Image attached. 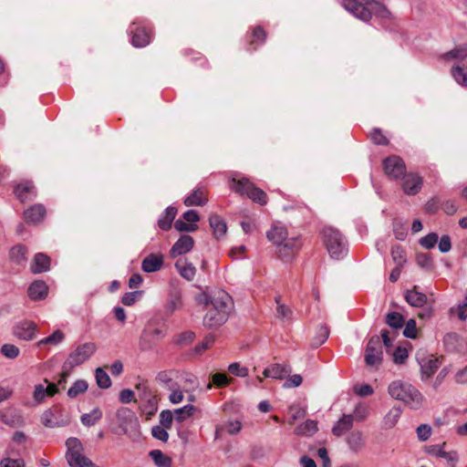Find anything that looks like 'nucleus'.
<instances>
[{"label":"nucleus","mask_w":467,"mask_h":467,"mask_svg":"<svg viewBox=\"0 0 467 467\" xmlns=\"http://www.w3.org/2000/svg\"><path fill=\"white\" fill-rule=\"evenodd\" d=\"M451 74L457 84L467 87V63L453 65Z\"/></svg>","instance_id":"nucleus-32"},{"label":"nucleus","mask_w":467,"mask_h":467,"mask_svg":"<svg viewBox=\"0 0 467 467\" xmlns=\"http://www.w3.org/2000/svg\"><path fill=\"white\" fill-rule=\"evenodd\" d=\"M228 370L231 374L244 378L248 375V368L245 367H242L239 363L234 362L229 365Z\"/></svg>","instance_id":"nucleus-60"},{"label":"nucleus","mask_w":467,"mask_h":467,"mask_svg":"<svg viewBox=\"0 0 467 467\" xmlns=\"http://www.w3.org/2000/svg\"><path fill=\"white\" fill-rule=\"evenodd\" d=\"M175 267L183 278L188 281L193 280L196 274V268L192 263H188L186 260H181L176 262Z\"/></svg>","instance_id":"nucleus-36"},{"label":"nucleus","mask_w":467,"mask_h":467,"mask_svg":"<svg viewBox=\"0 0 467 467\" xmlns=\"http://www.w3.org/2000/svg\"><path fill=\"white\" fill-rule=\"evenodd\" d=\"M370 140L377 145H388L389 140L383 134L382 130L379 128L373 129L369 135Z\"/></svg>","instance_id":"nucleus-55"},{"label":"nucleus","mask_w":467,"mask_h":467,"mask_svg":"<svg viewBox=\"0 0 467 467\" xmlns=\"http://www.w3.org/2000/svg\"><path fill=\"white\" fill-rule=\"evenodd\" d=\"M206 202L205 190L198 188L185 198L184 204L186 206H200L206 203Z\"/></svg>","instance_id":"nucleus-35"},{"label":"nucleus","mask_w":467,"mask_h":467,"mask_svg":"<svg viewBox=\"0 0 467 467\" xmlns=\"http://www.w3.org/2000/svg\"><path fill=\"white\" fill-rule=\"evenodd\" d=\"M37 331V324L28 319L17 321L12 327L13 336L23 341L34 340L36 337Z\"/></svg>","instance_id":"nucleus-6"},{"label":"nucleus","mask_w":467,"mask_h":467,"mask_svg":"<svg viewBox=\"0 0 467 467\" xmlns=\"http://www.w3.org/2000/svg\"><path fill=\"white\" fill-rule=\"evenodd\" d=\"M213 342H214L213 336L209 335V336L205 337L204 339L202 340V342H201L200 344L195 346L194 352L197 354L202 353L206 349L210 348L213 346Z\"/></svg>","instance_id":"nucleus-63"},{"label":"nucleus","mask_w":467,"mask_h":467,"mask_svg":"<svg viewBox=\"0 0 467 467\" xmlns=\"http://www.w3.org/2000/svg\"><path fill=\"white\" fill-rule=\"evenodd\" d=\"M15 193L22 202L31 200L36 196L35 187L31 182L18 184L15 188Z\"/></svg>","instance_id":"nucleus-28"},{"label":"nucleus","mask_w":467,"mask_h":467,"mask_svg":"<svg viewBox=\"0 0 467 467\" xmlns=\"http://www.w3.org/2000/svg\"><path fill=\"white\" fill-rule=\"evenodd\" d=\"M254 184L246 178H243L238 181L233 179L230 184L231 190L242 196H248Z\"/></svg>","instance_id":"nucleus-34"},{"label":"nucleus","mask_w":467,"mask_h":467,"mask_svg":"<svg viewBox=\"0 0 467 467\" xmlns=\"http://www.w3.org/2000/svg\"><path fill=\"white\" fill-rule=\"evenodd\" d=\"M45 215V207L42 204H35L25 211L24 219L27 223H37L43 220Z\"/></svg>","instance_id":"nucleus-24"},{"label":"nucleus","mask_w":467,"mask_h":467,"mask_svg":"<svg viewBox=\"0 0 467 467\" xmlns=\"http://www.w3.org/2000/svg\"><path fill=\"white\" fill-rule=\"evenodd\" d=\"M26 249L23 245L14 246L10 250V257L16 264L20 265L26 260Z\"/></svg>","instance_id":"nucleus-49"},{"label":"nucleus","mask_w":467,"mask_h":467,"mask_svg":"<svg viewBox=\"0 0 467 467\" xmlns=\"http://www.w3.org/2000/svg\"><path fill=\"white\" fill-rule=\"evenodd\" d=\"M102 418V411L99 408L93 409L90 412L81 416V423L86 427L94 426Z\"/></svg>","instance_id":"nucleus-42"},{"label":"nucleus","mask_w":467,"mask_h":467,"mask_svg":"<svg viewBox=\"0 0 467 467\" xmlns=\"http://www.w3.org/2000/svg\"><path fill=\"white\" fill-rule=\"evenodd\" d=\"M66 445L67 447V453H75L76 451H82L83 447L80 441L78 438L71 437L67 440Z\"/></svg>","instance_id":"nucleus-61"},{"label":"nucleus","mask_w":467,"mask_h":467,"mask_svg":"<svg viewBox=\"0 0 467 467\" xmlns=\"http://www.w3.org/2000/svg\"><path fill=\"white\" fill-rule=\"evenodd\" d=\"M247 197L252 199L254 202L260 203L261 205H264L267 202V197L265 192L263 190L255 187L254 185L251 189Z\"/></svg>","instance_id":"nucleus-50"},{"label":"nucleus","mask_w":467,"mask_h":467,"mask_svg":"<svg viewBox=\"0 0 467 467\" xmlns=\"http://www.w3.org/2000/svg\"><path fill=\"white\" fill-rule=\"evenodd\" d=\"M383 360L382 346L379 336H373L365 350V362L368 367L378 368Z\"/></svg>","instance_id":"nucleus-7"},{"label":"nucleus","mask_w":467,"mask_h":467,"mask_svg":"<svg viewBox=\"0 0 467 467\" xmlns=\"http://www.w3.org/2000/svg\"><path fill=\"white\" fill-rule=\"evenodd\" d=\"M50 265V259L47 255L39 253L35 255L34 262L31 265L33 273H42L48 270Z\"/></svg>","instance_id":"nucleus-37"},{"label":"nucleus","mask_w":467,"mask_h":467,"mask_svg":"<svg viewBox=\"0 0 467 467\" xmlns=\"http://www.w3.org/2000/svg\"><path fill=\"white\" fill-rule=\"evenodd\" d=\"M130 32L132 35L131 44L135 47H144L150 42L151 32L145 26H140L137 22H133L130 26Z\"/></svg>","instance_id":"nucleus-10"},{"label":"nucleus","mask_w":467,"mask_h":467,"mask_svg":"<svg viewBox=\"0 0 467 467\" xmlns=\"http://www.w3.org/2000/svg\"><path fill=\"white\" fill-rule=\"evenodd\" d=\"M163 265V255L161 254H150L146 256L141 263V269L145 273H153L161 268Z\"/></svg>","instance_id":"nucleus-18"},{"label":"nucleus","mask_w":467,"mask_h":467,"mask_svg":"<svg viewBox=\"0 0 467 467\" xmlns=\"http://www.w3.org/2000/svg\"><path fill=\"white\" fill-rule=\"evenodd\" d=\"M329 335L328 328L325 326L318 327L316 336L313 337L311 345L313 348H318L326 342Z\"/></svg>","instance_id":"nucleus-47"},{"label":"nucleus","mask_w":467,"mask_h":467,"mask_svg":"<svg viewBox=\"0 0 467 467\" xmlns=\"http://www.w3.org/2000/svg\"><path fill=\"white\" fill-rule=\"evenodd\" d=\"M386 323L392 328H401L404 326V317L399 312L393 311L387 315Z\"/></svg>","instance_id":"nucleus-46"},{"label":"nucleus","mask_w":467,"mask_h":467,"mask_svg":"<svg viewBox=\"0 0 467 467\" xmlns=\"http://www.w3.org/2000/svg\"><path fill=\"white\" fill-rule=\"evenodd\" d=\"M67 461L70 467H99L86 457L82 451L73 453H66Z\"/></svg>","instance_id":"nucleus-22"},{"label":"nucleus","mask_w":467,"mask_h":467,"mask_svg":"<svg viewBox=\"0 0 467 467\" xmlns=\"http://www.w3.org/2000/svg\"><path fill=\"white\" fill-rule=\"evenodd\" d=\"M354 418L350 414H344L343 417L334 425L332 432L336 436H341L353 426Z\"/></svg>","instance_id":"nucleus-31"},{"label":"nucleus","mask_w":467,"mask_h":467,"mask_svg":"<svg viewBox=\"0 0 467 467\" xmlns=\"http://www.w3.org/2000/svg\"><path fill=\"white\" fill-rule=\"evenodd\" d=\"M65 334L60 329L55 330L50 336L44 337L36 343V348H42L44 346H58L65 340Z\"/></svg>","instance_id":"nucleus-30"},{"label":"nucleus","mask_w":467,"mask_h":467,"mask_svg":"<svg viewBox=\"0 0 467 467\" xmlns=\"http://www.w3.org/2000/svg\"><path fill=\"white\" fill-rule=\"evenodd\" d=\"M302 247L300 235L286 237L280 245L277 246L278 256L284 260H290Z\"/></svg>","instance_id":"nucleus-9"},{"label":"nucleus","mask_w":467,"mask_h":467,"mask_svg":"<svg viewBox=\"0 0 467 467\" xmlns=\"http://www.w3.org/2000/svg\"><path fill=\"white\" fill-rule=\"evenodd\" d=\"M441 59L450 61V60H457L462 61L467 58V45L462 44L455 47L453 49L443 53L441 56Z\"/></svg>","instance_id":"nucleus-27"},{"label":"nucleus","mask_w":467,"mask_h":467,"mask_svg":"<svg viewBox=\"0 0 467 467\" xmlns=\"http://www.w3.org/2000/svg\"><path fill=\"white\" fill-rule=\"evenodd\" d=\"M210 226L213 229V234L216 239L223 237L227 231L225 221L217 214H213L209 218Z\"/></svg>","instance_id":"nucleus-25"},{"label":"nucleus","mask_w":467,"mask_h":467,"mask_svg":"<svg viewBox=\"0 0 467 467\" xmlns=\"http://www.w3.org/2000/svg\"><path fill=\"white\" fill-rule=\"evenodd\" d=\"M424 450L428 454L437 458H442L447 462H451L453 465L458 462L459 459L458 453L455 451H445L444 444L426 446Z\"/></svg>","instance_id":"nucleus-16"},{"label":"nucleus","mask_w":467,"mask_h":467,"mask_svg":"<svg viewBox=\"0 0 467 467\" xmlns=\"http://www.w3.org/2000/svg\"><path fill=\"white\" fill-rule=\"evenodd\" d=\"M275 302H276V317L280 318V319H285V320H289L292 317V310L286 306L285 305L282 304L280 302V298L279 297H276L275 298Z\"/></svg>","instance_id":"nucleus-51"},{"label":"nucleus","mask_w":467,"mask_h":467,"mask_svg":"<svg viewBox=\"0 0 467 467\" xmlns=\"http://www.w3.org/2000/svg\"><path fill=\"white\" fill-rule=\"evenodd\" d=\"M176 213L177 209L175 207H167L158 220V226L163 231H168L169 229H171V223L176 216Z\"/></svg>","instance_id":"nucleus-29"},{"label":"nucleus","mask_w":467,"mask_h":467,"mask_svg":"<svg viewBox=\"0 0 467 467\" xmlns=\"http://www.w3.org/2000/svg\"><path fill=\"white\" fill-rule=\"evenodd\" d=\"M88 382L84 379H78L67 390V396L71 399L77 398L88 389Z\"/></svg>","instance_id":"nucleus-43"},{"label":"nucleus","mask_w":467,"mask_h":467,"mask_svg":"<svg viewBox=\"0 0 467 467\" xmlns=\"http://www.w3.org/2000/svg\"><path fill=\"white\" fill-rule=\"evenodd\" d=\"M182 306V297L179 292L172 294L166 305V310L170 313H173L175 310Z\"/></svg>","instance_id":"nucleus-52"},{"label":"nucleus","mask_w":467,"mask_h":467,"mask_svg":"<svg viewBox=\"0 0 467 467\" xmlns=\"http://www.w3.org/2000/svg\"><path fill=\"white\" fill-rule=\"evenodd\" d=\"M116 418L119 422V431H115L118 434H127L128 428L130 427L131 423L138 424L134 413L128 408H120L116 412Z\"/></svg>","instance_id":"nucleus-14"},{"label":"nucleus","mask_w":467,"mask_h":467,"mask_svg":"<svg viewBox=\"0 0 467 467\" xmlns=\"http://www.w3.org/2000/svg\"><path fill=\"white\" fill-rule=\"evenodd\" d=\"M266 236L277 247L288 236V233L283 226H274L267 232Z\"/></svg>","instance_id":"nucleus-33"},{"label":"nucleus","mask_w":467,"mask_h":467,"mask_svg":"<svg viewBox=\"0 0 467 467\" xmlns=\"http://www.w3.org/2000/svg\"><path fill=\"white\" fill-rule=\"evenodd\" d=\"M174 228L179 232H193L197 230L198 225L196 223H186L185 220L178 219L174 223Z\"/></svg>","instance_id":"nucleus-59"},{"label":"nucleus","mask_w":467,"mask_h":467,"mask_svg":"<svg viewBox=\"0 0 467 467\" xmlns=\"http://www.w3.org/2000/svg\"><path fill=\"white\" fill-rule=\"evenodd\" d=\"M230 379L223 373H215L213 375V383H208L207 389H211L213 384L218 388L224 387L230 384Z\"/></svg>","instance_id":"nucleus-54"},{"label":"nucleus","mask_w":467,"mask_h":467,"mask_svg":"<svg viewBox=\"0 0 467 467\" xmlns=\"http://www.w3.org/2000/svg\"><path fill=\"white\" fill-rule=\"evenodd\" d=\"M96 351L97 346L93 342H86L78 345L69 353L66 361L63 363L64 370L66 373H71L75 367L88 360Z\"/></svg>","instance_id":"nucleus-4"},{"label":"nucleus","mask_w":467,"mask_h":467,"mask_svg":"<svg viewBox=\"0 0 467 467\" xmlns=\"http://www.w3.org/2000/svg\"><path fill=\"white\" fill-rule=\"evenodd\" d=\"M291 371V367L286 364L273 363L264 369L263 376L264 378L283 379L289 376Z\"/></svg>","instance_id":"nucleus-15"},{"label":"nucleus","mask_w":467,"mask_h":467,"mask_svg":"<svg viewBox=\"0 0 467 467\" xmlns=\"http://www.w3.org/2000/svg\"><path fill=\"white\" fill-rule=\"evenodd\" d=\"M420 367L421 379L426 380L431 378L441 365V361L434 356H426L418 358Z\"/></svg>","instance_id":"nucleus-12"},{"label":"nucleus","mask_w":467,"mask_h":467,"mask_svg":"<svg viewBox=\"0 0 467 467\" xmlns=\"http://www.w3.org/2000/svg\"><path fill=\"white\" fill-rule=\"evenodd\" d=\"M317 431V422L313 420H306L305 422L299 424L295 433L301 436H311Z\"/></svg>","instance_id":"nucleus-40"},{"label":"nucleus","mask_w":467,"mask_h":467,"mask_svg":"<svg viewBox=\"0 0 467 467\" xmlns=\"http://www.w3.org/2000/svg\"><path fill=\"white\" fill-rule=\"evenodd\" d=\"M173 371L172 370H163L157 374L156 379L170 389L174 387L173 379H172Z\"/></svg>","instance_id":"nucleus-53"},{"label":"nucleus","mask_w":467,"mask_h":467,"mask_svg":"<svg viewBox=\"0 0 467 467\" xmlns=\"http://www.w3.org/2000/svg\"><path fill=\"white\" fill-rule=\"evenodd\" d=\"M167 430H168L167 428H165L161 425L154 426L151 429V435L155 439L166 442L169 439V433H168Z\"/></svg>","instance_id":"nucleus-57"},{"label":"nucleus","mask_w":467,"mask_h":467,"mask_svg":"<svg viewBox=\"0 0 467 467\" xmlns=\"http://www.w3.org/2000/svg\"><path fill=\"white\" fill-rule=\"evenodd\" d=\"M388 392L392 399L414 410L420 408L424 400L422 394L413 385L401 380L392 381L388 387Z\"/></svg>","instance_id":"nucleus-2"},{"label":"nucleus","mask_w":467,"mask_h":467,"mask_svg":"<svg viewBox=\"0 0 467 467\" xmlns=\"http://www.w3.org/2000/svg\"><path fill=\"white\" fill-rule=\"evenodd\" d=\"M438 240L439 237L437 234L430 233L420 240V244L426 249H431L435 246Z\"/></svg>","instance_id":"nucleus-56"},{"label":"nucleus","mask_w":467,"mask_h":467,"mask_svg":"<svg viewBox=\"0 0 467 467\" xmlns=\"http://www.w3.org/2000/svg\"><path fill=\"white\" fill-rule=\"evenodd\" d=\"M95 378L96 382L100 389H109L111 386V379L103 368H96Z\"/></svg>","instance_id":"nucleus-45"},{"label":"nucleus","mask_w":467,"mask_h":467,"mask_svg":"<svg viewBox=\"0 0 467 467\" xmlns=\"http://www.w3.org/2000/svg\"><path fill=\"white\" fill-rule=\"evenodd\" d=\"M405 300L411 306L421 307L427 304L428 297L425 294L418 292L416 287L405 292Z\"/></svg>","instance_id":"nucleus-26"},{"label":"nucleus","mask_w":467,"mask_h":467,"mask_svg":"<svg viewBox=\"0 0 467 467\" xmlns=\"http://www.w3.org/2000/svg\"><path fill=\"white\" fill-rule=\"evenodd\" d=\"M401 414L402 410L400 407L391 408L383 418V427L385 429L393 428L398 423Z\"/></svg>","instance_id":"nucleus-39"},{"label":"nucleus","mask_w":467,"mask_h":467,"mask_svg":"<svg viewBox=\"0 0 467 467\" xmlns=\"http://www.w3.org/2000/svg\"><path fill=\"white\" fill-rule=\"evenodd\" d=\"M0 467H25V462L22 458L11 459L6 457L0 461Z\"/></svg>","instance_id":"nucleus-64"},{"label":"nucleus","mask_w":467,"mask_h":467,"mask_svg":"<svg viewBox=\"0 0 467 467\" xmlns=\"http://www.w3.org/2000/svg\"><path fill=\"white\" fill-rule=\"evenodd\" d=\"M1 354L9 359L16 358L20 354V349L14 344H4L1 347Z\"/></svg>","instance_id":"nucleus-48"},{"label":"nucleus","mask_w":467,"mask_h":467,"mask_svg":"<svg viewBox=\"0 0 467 467\" xmlns=\"http://www.w3.org/2000/svg\"><path fill=\"white\" fill-rule=\"evenodd\" d=\"M195 411V407L192 405H186L180 409H176L173 411L174 420L178 422H182L191 416H192Z\"/></svg>","instance_id":"nucleus-44"},{"label":"nucleus","mask_w":467,"mask_h":467,"mask_svg":"<svg viewBox=\"0 0 467 467\" xmlns=\"http://www.w3.org/2000/svg\"><path fill=\"white\" fill-rule=\"evenodd\" d=\"M28 296L32 300H42L47 296L48 286L44 281H34L27 289Z\"/></svg>","instance_id":"nucleus-20"},{"label":"nucleus","mask_w":467,"mask_h":467,"mask_svg":"<svg viewBox=\"0 0 467 467\" xmlns=\"http://www.w3.org/2000/svg\"><path fill=\"white\" fill-rule=\"evenodd\" d=\"M322 240L332 258L338 260L347 254V243L338 230L325 227L322 231Z\"/></svg>","instance_id":"nucleus-3"},{"label":"nucleus","mask_w":467,"mask_h":467,"mask_svg":"<svg viewBox=\"0 0 467 467\" xmlns=\"http://www.w3.org/2000/svg\"><path fill=\"white\" fill-rule=\"evenodd\" d=\"M233 302L231 296L224 291H220L214 295L211 300V307L222 313L223 311L226 317L232 310Z\"/></svg>","instance_id":"nucleus-13"},{"label":"nucleus","mask_w":467,"mask_h":467,"mask_svg":"<svg viewBox=\"0 0 467 467\" xmlns=\"http://www.w3.org/2000/svg\"><path fill=\"white\" fill-rule=\"evenodd\" d=\"M347 444L349 450L353 452L362 451L366 444L365 437L360 431H351L346 438Z\"/></svg>","instance_id":"nucleus-21"},{"label":"nucleus","mask_w":467,"mask_h":467,"mask_svg":"<svg viewBox=\"0 0 467 467\" xmlns=\"http://www.w3.org/2000/svg\"><path fill=\"white\" fill-rule=\"evenodd\" d=\"M174 420L173 412L169 410H164L160 414V423L161 426L171 429Z\"/></svg>","instance_id":"nucleus-58"},{"label":"nucleus","mask_w":467,"mask_h":467,"mask_svg":"<svg viewBox=\"0 0 467 467\" xmlns=\"http://www.w3.org/2000/svg\"><path fill=\"white\" fill-rule=\"evenodd\" d=\"M41 422L47 428L63 427L70 422V415L65 408L54 406L43 412Z\"/></svg>","instance_id":"nucleus-5"},{"label":"nucleus","mask_w":467,"mask_h":467,"mask_svg":"<svg viewBox=\"0 0 467 467\" xmlns=\"http://www.w3.org/2000/svg\"><path fill=\"white\" fill-rule=\"evenodd\" d=\"M383 169L386 175L393 180H398L406 173V165L403 160L397 155L386 158L383 161Z\"/></svg>","instance_id":"nucleus-8"},{"label":"nucleus","mask_w":467,"mask_h":467,"mask_svg":"<svg viewBox=\"0 0 467 467\" xmlns=\"http://www.w3.org/2000/svg\"><path fill=\"white\" fill-rule=\"evenodd\" d=\"M402 177L401 188L407 195H416L422 188L423 179L418 173H405Z\"/></svg>","instance_id":"nucleus-11"},{"label":"nucleus","mask_w":467,"mask_h":467,"mask_svg":"<svg viewBox=\"0 0 467 467\" xmlns=\"http://www.w3.org/2000/svg\"><path fill=\"white\" fill-rule=\"evenodd\" d=\"M141 402L146 403L147 414L151 416L157 411V400L150 389L143 385V394L140 396Z\"/></svg>","instance_id":"nucleus-38"},{"label":"nucleus","mask_w":467,"mask_h":467,"mask_svg":"<svg viewBox=\"0 0 467 467\" xmlns=\"http://www.w3.org/2000/svg\"><path fill=\"white\" fill-rule=\"evenodd\" d=\"M1 420L13 428L23 425V417L14 408H8L1 413Z\"/></svg>","instance_id":"nucleus-23"},{"label":"nucleus","mask_w":467,"mask_h":467,"mask_svg":"<svg viewBox=\"0 0 467 467\" xmlns=\"http://www.w3.org/2000/svg\"><path fill=\"white\" fill-rule=\"evenodd\" d=\"M391 256L397 265H402L406 261L404 256V252L400 245L392 246L391 248Z\"/></svg>","instance_id":"nucleus-62"},{"label":"nucleus","mask_w":467,"mask_h":467,"mask_svg":"<svg viewBox=\"0 0 467 467\" xmlns=\"http://www.w3.org/2000/svg\"><path fill=\"white\" fill-rule=\"evenodd\" d=\"M150 457L157 467H171V459L160 450L150 451Z\"/></svg>","instance_id":"nucleus-41"},{"label":"nucleus","mask_w":467,"mask_h":467,"mask_svg":"<svg viewBox=\"0 0 467 467\" xmlns=\"http://www.w3.org/2000/svg\"><path fill=\"white\" fill-rule=\"evenodd\" d=\"M228 317L224 315L223 311L222 313L214 310L210 307L208 312L203 317V325L207 327H218L224 324Z\"/></svg>","instance_id":"nucleus-19"},{"label":"nucleus","mask_w":467,"mask_h":467,"mask_svg":"<svg viewBox=\"0 0 467 467\" xmlns=\"http://www.w3.org/2000/svg\"><path fill=\"white\" fill-rule=\"evenodd\" d=\"M343 6L355 17L368 22L373 16L384 20L394 18L385 5L376 0H344Z\"/></svg>","instance_id":"nucleus-1"},{"label":"nucleus","mask_w":467,"mask_h":467,"mask_svg":"<svg viewBox=\"0 0 467 467\" xmlns=\"http://www.w3.org/2000/svg\"><path fill=\"white\" fill-rule=\"evenodd\" d=\"M193 245V238L188 234H183L172 245L171 249V256L176 257L178 255H182L190 252L192 249Z\"/></svg>","instance_id":"nucleus-17"}]
</instances>
